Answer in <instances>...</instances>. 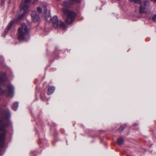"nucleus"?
Wrapping results in <instances>:
<instances>
[{"instance_id":"f257e3e1","label":"nucleus","mask_w":156,"mask_h":156,"mask_svg":"<svg viewBox=\"0 0 156 156\" xmlns=\"http://www.w3.org/2000/svg\"><path fill=\"white\" fill-rule=\"evenodd\" d=\"M6 110L7 112H5L2 118L0 119V146L4 145L6 139L7 131L5 127L10 124L9 119L10 117V113L8 109Z\"/></svg>"},{"instance_id":"f03ea898","label":"nucleus","mask_w":156,"mask_h":156,"mask_svg":"<svg viewBox=\"0 0 156 156\" xmlns=\"http://www.w3.org/2000/svg\"><path fill=\"white\" fill-rule=\"evenodd\" d=\"M73 5V2H72L70 0V1H65L63 4L64 7L62 9L64 13L67 15L66 22L68 24H71L73 22L76 15L75 13L70 11L68 9Z\"/></svg>"},{"instance_id":"7ed1b4c3","label":"nucleus","mask_w":156,"mask_h":156,"mask_svg":"<svg viewBox=\"0 0 156 156\" xmlns=\"http://www.w3.org/2000/svg\"><path fill=\"white\" fill-rule=\"evenodd\" d=\"M48 16V18H49L50 20H51L53 26L54 28H57L58 27L63 30H64L66 29V27L64 23L61 20H58L57 16H55L51 18L50 17V12H49Z\"/></svg>"},{"instance_id":"20e7f679","label":"nucleus","mask_w":156,"mask_h":156,"mask_svg":"<svg viewBox=\"0 0 156 156\" xmlns=\"http://www.w3.org/2000/svg\"><path fill=\"white\" fill-rule=\"evenodd\" d=\"M29 30L27 25L24 23L22 24L21 26L20 27L18 30V39L20 41L23 40L25 38V35L28 34Z\"/></svg>"},{"instance_id":"39448f33","label":"nucleus","mask_w":156,"mask_h":156,"mask_svg":"<svg viewBox=\"0 0 156 156\" xmlns=\"http://www.w3.org/2000/svg\"><path fill=\"white\" fill-rule=\"evenodd\" d=\"M140 4V13L143 14L146 12V7L149 5V2L148 1H144Z\"/></svg>"},{"instance_id":"423d86ee","label":"nucleus","mask_w":156,"mask_h":156,"mask_svg":"<svg viewBox=\"0 0 156 156\" xmlns=\"http://www.w3.org/2000/svg\"><path fill=\"white\" fill-rule=\"evenodd\" d=\"M6 87L9 90L8 96L12 98L13 95L14 87L13 86L11 85H8Z\"/></svg>"},{"instance_id":"0eeeda50","label":"nucleus","mask_w":156,"mask_h":156,"mask_svg":"<svg viewBox=\"0 0 156 156\" xmlns=\"http://www.w3.org/2000/svg\"><path fill=\"white\" fill-rule=\"evenodd\" d=\"M31 16L32 20L34 22L37 21L39 19L38 14L37 13V12L33 11L31 14Z\"/></svg>"},{"instance_id":"6e6552de","label":"nucleus","mask_w":156,"mask_h":156,"mask_svg":"<svg viewBox=\"0 0 156 156\" xmlns=\"http://www.w3.org/2000/svg\"><path fill=\"white\" fill-rule=\"evenodd\" d=\"M24 5L23 6H21V9H23L24 10V12L20 16L19 19H20L22 18L25 16L26 13L28 11V8L29 7L27 5Z\"/></svg>"},{"instance_id":"1a4fd4ad","label":"nucleus","mask_w":156,"mask_h":156,"mask_svg":"<svg viewBox=\"0 0 156 156\" xmlns=\"http://www.w3.org/2000/svg\"><path fill=\"white\" fill-rule=\"evenodd\" d=\"M24 5L23 6H21V9H23L24 10V12L20 16L19 19H20L22 18L25 16L26 13L28 11V8L29 7L27 5Z\"/></svg>"},{"instance_id":"9d476101","label":"nucleus","mask_w":156,"mask_h":156,"mask_svg":"<svg viewBox=\"0 0 156 156\" xmlns=\"http://www.w3.org/2000/svg\"><path fill=\"white\" fill-rule=\"evenodd\" d=\"M13 23V21H11L9 23L8 26L7 27V28L6 30H5L4 32L2 33V35L4 37L6 34L8 33V31L10 29Z\"/></svg>"},{"instance_id":"9b49d317","label":"nucleus","mask_w":156,"mask_h":156,"mask_svg":"<svg viewBox=\"0 0 156 156\" xmlns=\"http://www.w3.org/2000/svg\"><path fill=\"white\" fill-rule=\"evenodd\" d=\"M7 79L6 75L4 73H0V83L6 81Z\"/></svg>"},{"instance_id":"f8f14e48","label":"nucleus","mask_w":156,"mask_h":156,"mask_svg":"<svg viewBox=\"0 0 156 156\" xmlns=\"http://www.w3.org/2000/svg\"><path fill=\"white\" fill-rule=\"evenodd\" d=\"M55 88L53 86H49L47 91V94L48 95H50L52 94L55 90Z\"/></svg>"},{"instance_id":"ddd939ff","label":"nucleus","mask_w":156,"mask_h":156,"mask_svg":"<svg viewBox=\"0 0 156 156\" xmlns=\"http://www.w3.org/2000/svg\"><path fill=\"white\" fill-rule=\"evenodd\" d=\"M124 140L123 138L120 137L118 139L117 143L119 145H122L124 143Z\"/></svg>"},{"instance_id":"4468645a","label":"nucleus","mask_w":156,"mask_h":156,"mask_svg":"<svg viewBox=\"0 0 156 156\" xmlns=\"http://www.w3.org/2000/svg\"><path fill=\"white\" fill-rule=\"evenodd\" d=\"M31 2V0H25V1H22L20 5V6H23L24 5H28V3L30 2Z\"/></svg>"},{"instance_id":"2eb2a0df","label":"nucleus","mask_w":156,"mask_h":156,"mask_svg":"<svg viewBox=\"0 0 156 156\" xmlns=\"http://www.w3.org/2000/svg\"><path fill=\"white\" fill-rule=\"evenodd\" d=\"M18 107V103L16 102L14 103L12 106V109L14 111H16Z\"/></svg>"},{"instance_id":"dca6fc26","label":"nucleus","mask_w":156,"mask_h":156,"mask_svg":"<svg viewBox=\"0 0 156 156\" xmlns=\"http://www.w3.org/2000/svg\"><path fill=\"white\" fill-rule=\"evenodd\" d=\"M126 124L122 125L119 128V130L120 131H122L124 129L126 126Z\"/></svg>"},{"instance_id":"f3484780","label":"nucleus","mask_w":156,"mask_h":156,"mask_svg":"<svg viewBox=\"0 0 156 156\" xmlns=\"http://www.w3.org/2000/svg\"><path fill=\"white\" fill-rule=\"evenodd\" d=\"M131 2H133L138 4L140 3L141 1V0H129Z\"/></svg>"},{"instance_id":"a211bd4d","label":"nucleus","mask_w":156,"mask_h":156,"mask_svg":"<svg viewBox=\"0 0 156 156\" xmlns=\"http://www.w3.org/2000/svg\"><path fill=\"white\" fill-rule=\"evenodd\" d=\"M37 11L39 13H41L42 12V8L40 6H38L37 7Z\"/></svg>"},{"instance_id":"6ab92c4d","label":"nucleus","mask_w":156,"mask_h":156,"mask_svg":"<svg viewBox=\"0 0 156 156\" xmlns=\"http://www.w3.org/2000/svg\"><path fill=\"white\" fill-rule=\"evenodd\" d=\"M72 2H73V5L75 3H80L81 2L82 0H70Z\"/></svg>"},{"instance_id":"aec40b11","label":"nucleus","mask_w":156,"mask_h":156,"mask_svg":"<svg viewBox=\"0 0 156 156\" xmlns=\"http://www.w3.org/2000/svg\"><path fill=\"white\" fill-rule=\"evenodd\" d=\"M2 147H0V156L2 155L4 152Z\"/></svg>"},{"instance_id":"412c9836","label":"nucleus","mask_w":156,"mask_h":156,"mask_svg":"<svg viewBox=\"0 0 156 156\" xmlns=\"http://www.w3.org/2000/svg\"><path fill=\"white\" fill-rule=\"evenodd\" d=\"M152 19L153 21H156V14L152 16Z\"/></svg>"},{"instance_id":"4be33fe9","label":"nucleus","mask_w":156,"mask_h":156,"mask_svg":"<svg viewBox=\"0 0 156 156\" xmlns=\"http://www.w3.org/2000/svg\"><path fill=\"white\" fill-rule=\"evenodd\" d=\"M136 125H137V124L136 123H134L133 124V126H136Z\"/></svg>"},{"instance_id":"5701e85b","label":"nucleus","mask_w":156,"mask_h":156,"mask_svg":"<svg viewBox=\"0 0 156 156\" xmlns=\"http://www.w3.org/2000/svg\"><path fill=\"white\" fill-rule=\"evenodd\" d=\"M37 0H34L35 1H37Z\"/></svg>"},{"instance_id":"b1692460","label":"nucleus","mask_w":156,"mask_h":156,"mask_svg":"<svg viewBox=\"0 0 156 156\" xmlns=\"http://www.w3.org/2000/svg\"><path fill=\"white\" fill-rule=\"evenodd\" d=\"M154 1L156 2V0H154Z\"/></svg>"},{"instance_id":"393cba45","label":"nucleus","mask_w":156,"mask_h":156,"mask_svg":"<svg viewBox=\"0 0 156 156\" xmlns=\"http://www.w3.org/2000/svg\"><path fill=\"white\" fill-rule=\"evenodd\" d=\"M47 19H48V18H46V19H47Z\"/></svg>"}]
</instances>
